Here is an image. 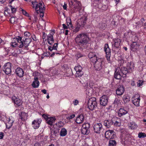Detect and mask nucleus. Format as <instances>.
I'll list each match as a JSON object with an SVG mask.
<instances>
[{
	"mask_svg": "<svg viewBox=\"0 0 146 146\" xmlns=\"http://www.w3.org/2000/svg\"><path fill=\"white\" fill-rule=\"evenodd\" d=\"M76 43L82 49L87 47L90 38L88 33L83 32L78 35L75 39Z\"/></svg>",
	"mask_w": 146,
	"mask_h": 146,
	"instance_id": "f257e3e1",
	"label": "nucleus"
},
{
	"mask_svg": "<svg viewBox=\"0 0 146 146\" xmlns=\"http://www.w3.org/2000/svg\"><path fill=\"white\" fill-rule=\"evenodd\" d=\"M32 5L33 7L35 8V12L36 13L38 14L39 12L43 11L45 10V8L44 7V4L43 2H40L39 3L34 0L31 2Z\"/></svg>",
	"mask_w": 146,
	"mask_h": 146,
	"instance_id": "f03ea898",
	"label": "nucleus"
},
{
	"mask_svg": "<svg viewBox=\"0 0 146 146\" xmlns=\"http://www.w3.org/2000/svg\"><path fill=\"white\" fill-rule=\"evenodd\" d=\"M88 105L89 109L91 110H93L96 108L97 106L96 98L92 97L90 98L88 103Z\"/></svg>",
	"mask_w": 146,
	"mask_h": 146,
	"instance_id": "7ed1b4c3",
	"label": "nucleus"
},
{
	"mask_svg": "<svg viewBox=\"0 0 146 146\" xmlns=\"http://www.w3.org/2000/svg\"><path fill=\"white\" fill-rule=\"evenodd\" d=\"M104 62L103 59L98 58L97 61L94 64L95 70L99 71L102 70L104 67Z\"/></svg>",
	"mask_w": 146,
	"mask_h": 146,
	"instance_id": "20e7f679",
	"label": "nucleus"
},
{
	"mask_svg": "<svg viewBox=\"0 0 146 146\" xmlns=\"http://www.w3.org/2000/svg\"><path fill=\"white\" fill-rule=\"evenodd\" d=\"M38 74L39 73L38 72H35L34 73V81L32 84V86L35 88H38L39 85L40 83L38 80Z\"/></svg>",
	"mask_w": 146,
	"mask_h": 146,
	"instance_id": "39448f33",
	"label": "nucleus"
},
{
	"mask_svg": "<svg viewBox=\"0 0 146 146\" xmlns=\"http://www.w3.org/2000/svg\"><path fill=\"white\" fill-rule=\"evenodd\" d=\"M31 40L30 38H25L23 41L21 40V42L19 43L20 44L19 45V47L21 48L23 47H25V49L26 50L27 49V47L29 46V44L31 42Z\"/></svg>",
	"mask_w": 146,
	"mask_h": 146,
	"instance_id": "423d86ee",
	"label": "nucleus"
},
{
	"mask_svg": "<svg viewBox=\"0 0 146 146\" xmlns=\"http://www.w3.org/2000/svg\"><path fill=\"white\" fill-rule=\"evenodd\" d=\"M74 69L76 72L75 76L77 77H80L83 74L82 71V66L79 64H77L74 67Z\"/></svg>",
	"mask_w": 146,
	"mask_h": 146,
	"instance_id": "0eeeda50",
	"label": "nucleus"
},
{
	"mask_svg": "<svg viewBox=\"0 0 146 146\" xmlns=\"http://www.w3.org/2000/svg\"><path fill=\"white\" fill-rule=\"evenodd\" d=\"M22 38L18 36L17 38H14L12 39V41L10 43L11 46L15 47L20 44L19 43L21 42Z\"/></svg>",
	"mask_w": 146,
	"mask_h": 146,
	"instance_id": "6e6552de",
	"label": "nucleus"
},
{
	"mask_svg": "<svg viewBox=\"0 0 146 146\" xmlns=\"http://www.w3.org/2000/svg\"><path fill=\"white\" fill-rule=\"evenodd\" d=\"M104 51L106 52V57L107 60L109 62L110 60L111 52L108 44H106L104 45Z\"/></svg>",
	"mask_w": 146,
	"mask_h": 146,
	"instance_id": "1a4fd4ad",
	"label": "nucleus"
},
{
	"mask_svg": "<svg viewBox=\"0 0 146 146\" xmlns=\"http://www.w3.org/2000/svg\"><path fill=\"white\" fill-rule=\"evenodd\" d=\"M11 64L9 62L5 63L3 67V70L6 74H9L11 72Z\"/></svg>",
	"mask_w": 146,
	"mask_h": 146,
	"instance_id": "9d476101",
	"label": "nucleus"
},
{
	"mask_svg": "<svg viewBox=\"0 0 146 146\" xmlns=\"http://www.w3.org/2000/svg\"><path fill=\"white\" fill-rule=\"evenodd\" d=\"M55 33V30H51L50 33L47 36V40L50 44H52L54 42L53 36Z\"/></svg>",
	"mask_w": 146,
	"mask_h": 146,
	"instance_id": "9b49d317",
	"label": "nucleus"
},
{
	"mask_svg": "<svg viewBox=\"0 0 146 146\" xmlns=\"http://www.w3.org/2000/svg\"><path fill=\"white\" fill-rule=\"evenodd\" d=\"M140 99L138 94H136L132 98L133 103L136 106H139Z\"/></svg>",
	"mask_w": 146,
	"mask_h": 146,
	"instance_id": "f8f14e48",
	"label": "nucleus"
},
{
	"mask_svg": "<svg viewBox=\"0 0 146 146\" xmlns=\"http://www.w3.org/2000/svg\"><path fill=\"white\" fill-rule=\"evenodd\" d=\"M41 119H38L33 121L32 123V127L35 129H37L39 127L42 121Z\"/></svg>",
	"mask_w": 146,
	"mask_h": 146,
	"instance_id": "ddd939ff",
	"label": "nucleus"
},
{
	"mask_svg": "<svg viewBox=\"0 0 146 146\" xmlns=\"http://www.w3.org/2000/svg\"><path fill=\"white\" fill-rule=\"evenodd\" d=\"M122 76L121 70L119 68H117L115 69L114 73V77L117 79H120Z\"/></svg>",
	"mask_w": 146,
	"mask_h": 146,
	"instance_id": "4468645a",
	"label": "nucleus"
},
{
	"mask_svg": "<svg viewBox=\"0 0 146 146\" xmlns=\"http://www.w3.org/2000/svg\"><path fill=\"white\" fill-rule=\"evenodd\" d=\"M100 104L103 106H106L108 104V97L106 95H104L100 98Z\"/></svg>",
	"mask_w": 146,
	"mask_h": 146,
	"instance_id": "2eb2a0df",
	"label": "nucleus"
},
{
	"mask_svg": "<svg viewBox=\"0 0 146 146\" xmlns=\"http://www.w3.org/2000/svg\"><path fill=\"white\" fill-rule=\"evenodd\" d=\"M114 118H113L111 119L105 120L104 122V125L107 128L111 127L114 123Z\"/></svg>",
	"mask_w": 146,
	"mask_h": 146,
	"instance_id": "dca6fc26",
	"label": "nucleus"
},
{
	"mask_svg": "<svg viewBox=\"0 0 146 146\" xmlns=\"http://www.w3.org/2000/svg\"><path fill=\"white\" fill-rule=\"evenodd\" d=\"M115 132L112 130H108L106 132L105 137L108 139H111L113 138Z\"/></svg>",
	"mask_w": 146,
	"mask_h": 146,
	"instance_id": "f3484780",
	"label": "nucleus"
},
{
	"mask_svg": "<svg viewBox=\"0 0 146 146\" xmlns=\"http://www.w3.org/2000/svg\"><path fill=\"white\" fill-rule=\"evenodd\" d=\"M102 125L100 123H96L94 126V132L98 133H100V131L102 129Z\"/></svg>",
	"mask_w": 146,
	"mask_h": 146,
	"instance_id": "a211bd4d",
	"label": "nucleus"
},
{
	"mask_svg": "<svg viewBox=\"0 0 146 146\" xmlns=\"http://www.w3.org/2000/svg\"><path fill=\"white\" fill-rule=\"evenodd\" d=\"M7 119L5 124L7 128L9 129L13 125V123L14 122V120L12 116L9 117Z\"/></svg>",
	"mask_w": 146,
	"mask_h": 146,
	"instance_id": "6ab92c4d",
	"label": "nucleus"
},
{
	"mask_svg": "<svg viewBox=\"0 0 146 146\" xmlns=\"http://www.w3.org/2000/svg\"><path fill=\"white\" fill-rule=\"evenodd\" d=\"M50 135L51 138H54L56 136L59 131V129L57 128L53 127L50 129Z\"/></svg>",
	"mask_w": 146,
	"mask_h": 146,
	"instance_id": "aec40b11",
	"label": "nucleus"
},
{
	"mask_svg": "<svg viewBox=\"0 0 146 146\" xmlns=\"http://www.w3.org/2000/svg\"><path fill=\"white\" fill-rule=\"evenodd\" d=\"M87 20V17L84 16L79 20L78 24L82 27H83L86 24Z\"/></svg>",
	"mask_w": 146,
	"mask_h": 146,
	"instance_id": "412c9836",
	"label": "nucleus"
},
{
	"mask_svg": "<svg viewBox=\"0 0 146 146\" xmlns=\"http://www.w3.org/2000/svg\"><path fill=\"white\" fill-rule=\"evenodd\" d=\"M124 88L123 86H119L116 90V94L117 95H122L124 92Z\"/></svg>",
	"mask_w": 146,
	"mask_h": 146,
	"instance_id": "4be33fe9",
	"label": "nucleus"
},
{
	"mask_svg": "<svg viewBox=\"0 0 146 146\" xmlns=\"http://www.w3.org/2000/svg\"><path fill=\"white\" fill-rule=\"evenodd\" d=\"M128 113V111L127 110L125 109L124 108H121L119 109L118 113V116L121 117Z\"/></svg>",
	"mask_w": 146,
	"mask_h": 146,
	"instance_id": "5701e85b",
	"label": "nucleus"
},
{
	"mask_svg": "<svg viewBox=\"0 0 146 146\" xmlns=\"http://www.w3.org/2000/svg\"><path fill=\"white\" fill-rule=\"evenodd\" d=\"M84 120V117L83 115L80 114L78 115L76 119V122L79 124L82 123Z\"/></svg>",
	"mask_w": 146,
	"mask_h": 146,
	"instance_id": "b1692460",
	"label": "nucleus"
},
{
	"mask_svg": "<svg viewBox=\"0 0 146 146\" xmlns=\"http://www.w3.org/2000/svg\"><path fill=\"white\" fill-rule=\"evenodd\" d=\"M12 100L14 102L15 104H16L18 106H21L22 103V102L21 100L18 98H17L14 96L12 97Z\"/></svg>",
	"mask_w": 146,
	"mask_h": 146,
	"instance_id": "393cba45",
	"label": "nucleus"
},
{
	"mask_svg": "<svg viewBox=\"0 0 146 146\" xmlns=\"http://www.w3.org/2000/svg\"><path fill=\"white\" fill-rule=\"evenodd\" d=\"M127 68L129 73L131 72L134 69V64L132 62L128 63L127 66Z\"/></svg>",
	"mask_w": 146,
	"mask_h": 146,
	"instance_id": "a878e982",
	"label": "nucleus"
},
{
	"mask_svg": "<svg viewBox=\"0 0 146 146\" xmlns=\"http://www.w3.org/2000/svg\"><path fill=\"white\" fill-rule=\"evenodd\" d=\"M56 120V119L55 117H47L46 119V123L48 124L51 125H52L53 123Z\"/></svg>",
	"mask_w": 146,
	"mask_h": 146,
	"instance_id": "bb28decb",
	"label": "nucleus"
},
{
	"mask_svg": "<svg viewBox=\"0 0 146 146\" xmlns=\"http://www.w3.org/2000/svg\"><path fill=\"white\" fill-rule=\"evenodd\" d=\"M15 72L16 74L19 77H21L23 76L24 74L23 70L20 68H17L16 69Z\"/></svg>",
	"mask_w": 146,
	"mask_h": 146,
	"instance_id": "cd10ccee",
	"label": "nucleus"
},
{
	"mask_svg": "<svg viewBox=\"0 0 146 146\" xmlns=\"http://www.w3.org/2000/svg\"><path fill=\"white\" fill-rule=\"evenodd\" d=\"M120 69L121 70L122 77H125L126 76V74L127 72H128L127 68L121 67Z\"/></svg>",
	"mask_w": 146,
	"mask_h": 146,
	"instance_id": "c85d7f7f",
	"label": "nucleus"
},
{
	"mask_svg": "<svg viewBox=\"0 0 146 146\" xmlns=\"http://www.w3.org/2000/svg\"><path fill=\"white\" fill-rule=\"evenodd\" d=\"M121 42V40L119 38H116L114 40V44L113 47L118 48L120 46Z\"/></svg>",
	"mask_w": 146,
	"mask_h": 146,
	"instance_id": "c756f323",
	"label": "nucleus"
},
{
	"mask_svg": "<svg viewBox=\"0 0 146 146\" xmlns=\"http://www.w3.org/2000/svg\"><path fill=\"white\" fill-rule=\"evenodd\" d=\"M27 114L24 112H22L21 113L20 116V118L22 121H24L26 120L27 119Z\"/></svg>",
	"mask_w": 146,
	"mask_h": 146,
	"instance_id": "7c9ffc66",
	"label": "nucleus"
},
{
	"mask_svg": "<svg viewBox=\"0 0 146 146\" xmlns=\"http://www.w3.org/2000/svg\"><path fill=\"white\" fill-rule=\"evenodd\" d=\"M58 43H54L53 46H49L48 49L50 51H52L53 50H56L58 47Z\"/></svg>",
	"mask_w": 146,
	"mask_h": 146,
	"instance_id": "2f4dec72",
	"label": "nucleus"
},
{
	"mask_svg": "<svg viewBox=\"0 0 146 146\" xmlns=\"http://www.w3.org/2000/svg\"><path fill=\"white\" fill-rule=\"evenodd\" d=\"M138 47V45L137 44L136 42H133L131 45V49L132 51H135L136 50Z\"/></svg>",
	"mask_w": 146,
	"mask_h": 146,
	"instance_id": "473e14b6",
	"label": "nucleus"
},
{
	"mask_svg": "<svg viewBox=\"0 0 146 146\" xmlns=\"http://www.w3.org/2000/svg\"><path fill=\"white\" fill-rule=\"evenodd\" d=\"M123 99L125 103H127L130 101V98L127 95H125L123 97Z\"/></svg>",
	"mask_w": 146,
	"mask_h": 146,
	"instance_id": "72a5a7b5",
	"label": "nucleus"
},
{
	"mask_svg": "<svg viewBox=\"0 0 146 146\" xmlns=\"http://www.w3.org/2000/svg\"><path fill=\"white\" fill-rule=\"evenodd\" d=\"M67 134V131L64 128L61 129L60 131V135L61 136H64Z\"/></svg>",
	"mask_w": 146,
	"mask_h": 146,
	"instance_id": "f704fd0d",
	"label": "nucleus"
},
{
	"mask_svg": "<svg viewBox=\"0 0 146 146\" xmlns=\"http://www.w3.org/2000/svg\"><path fill=\"white\" fill-rule=\"evenodd\" d=\"M75 5L74 6V8L75 9L79 10L81 9V4L79 2L77 1L76 2Z\"/></svg>",
	"mask_w": 146,
	"mask_h": 146,
	"instance_id": "c9c22d12",
	"label": "nucleus"
},
{
	"mask_svg": "<svg viewBox=\"0 0 146 146\" xmlns=\"http://www.w3.org/2000/svg\"><path fill=\"white\" fill-rule=\"evenodd\" d=\"M116 145V141L114 140H110L109 142V146H115Z\"/></svg>",
	"mask_w": 146,
	"mask_h": 146,
	"instance_id": "e433bc0d",
	"label": "nucleus"
},
{
	"mask_svg": "<svg viewBox=\"0 0 146 146\" xmlns=\"http://www.w3.org/2000/svg\"><path fill=\"white\" fill-rule=\"evenodd\" d=\"M90 132V129L82 128V133L84 135H88Z\"/></svg>",
	"mask_w": 146,
	"mask_h": 146,
	"instance_id": "4c0bfd02",
	"label": "nucleus"
},
{
	"mask_svg": "<svg viewBox=\"0 0 146 146\" xmlns=\"http://www.w3.org/2000/svg\"><path fill=\"white\" fill-rule=\"evenodd\" d=\"M99 27L101 29H104L106 27V24L102 23H100L98 25Z\"/></svg>",
	"mask_w": 146,
	"mask_h": 146,
	"instance_id": "58836bf2",
	"label": "nucleus"
},
{
	"mask_svg": "<svg viewBox=\"0 0 146 146\" xmlns=\"http://www.w3.org/2000/svg\"><path fill=\"white\" fill-rule=\"evenodd\" d=\"M90 127V124L89 123H85L83 124L82 128L84 129H89Z\"/></svg>",
	"mask_w": 146,
	"mask_h": 146,
	"instance_id": "ea45409f",
	"label": "nucleus"
},
{
	"mask_svg": "<svg viewBox=\"0 0 146 146\" xmlns=\"http://www.w3.org/2000/svg\"><path fill=\"white\" fill-rule=\"evenodd\" d=\"M131 123L129 125V126L131 129H134L137 127V125H136L134 122H131Z\"/></svg>",
	"mask_w": 146,
	"mask_h": 146,
	"instance_id": "a19ab883",
	"label": "nucleus"
},
{
	"mask_svg": "<svg viewBox=\"0 0 146 146\" xmlns=\"http://www.w3.org/2000/svg\"><path fill=\"white\" fill-rule=\"evenodd\" d=\"M81 27V26L78 24L76 26L75 28L74 29L73 32L76 33L78 32L79 31L80 28Z\"/></svg>",
	"mask_w": 146,
	"mask_h": 146,
	"instance_id": "79ce46f5",
	"label": "nucleus"
},
{
	"mask_svg": "<svg viewBox=\"0 0 146 146\" xmlns=\"http://www.w3.org/2000/svg\"><path fill=\"white\" fill-rule=\"evenodd\" d=\"M96 56V55L95 53L90 52L88 56L90 60H93L92 57H94Z\"/></svg>",
	"mask_w": 146,
	"mask_h": 146,
	"instance_id": "37998d69",
	"label": "nucleus"
},
{
	"mask_svg": "<svg viewBox=\"0 0 146 146\" xmlns=\"http://www.w3.org/2000/svg\"><path fill=\"white\" fill-rule=\"evenodd\" d=\"M146 137V134L144 133L140 132L138 133V137L139 138H144Z\"/></svg>",
	"mask_w": 146,
	"mask_h": 146,
	"instance_id": "c03bdc74",
	"label": "nucleus"
},
{
	"mask_svg": "<svg viewBox=\"0 0 146 146\" xmlns=\"http://www.w3.org/2000/svg\"><path fill=\"white\" fill-rule=\"evenodd\" d=\"M17 18L15 17H12L11 18L10 21L12 23H14L17 21Z\"/></svg>",
	"mask_w": 146,
	"mask_h": 146,
	"instance_id": "a18cd8bd",
	"label": "nucleus"
},
{
	"mask_svg": "<svg viewBox=\"0 0 146 146\" xmlns=\"http://www.w3.org/2000/svg\"><path fill=\"white\" fill-rule=\"evenodd\" d=\"M6 116L5 115V114L4 113H3L2 112H1L0 111V118L3 120V119H4L5 118H6Z\"/></svg>",
	"mask_w": 146,
	"mask_h": 146,
	"instance_id": "49530a36",
	"label": "nucleus"
},
{
	"mask_svg": "<svg viewBox=\"0 0 146 146\" xmlns=\"http://www.w3.org/2000/svg\"><path fill=\"white\" fill-rule=\"evenodd\" d=\"M135 24L137 25H136V27H139L143 25V23L142 21V20H141V22H139L137 23H136Z\"/></svg>",
	"mask_w": 146,
	"mask_h": 146,
	"instance_id": "de8ad7c7",
	"label": "nucleus"
},
{
	"mask_svg": "<svg viewBox=\"0 0 146 146\" xmlns=\"http://www.w3.org/2000/svg\"><path fill=\"white\" fill-rule=\"evenodd\" d=\"M92 59H93V60H90L93 63H95V62H96L97 60H98V58H97L96 56L94 57H92Z\"/></svg>",
	"mask_w": 146,
	"mask_h": 146,
	"instance_id": "09e8293b",
	"label": "nucleus"
},
{
	"mask_svg": "<svg viewBox=\"0 0 146 146\" xmlns=\"http://www.w3.org/2000/svg\"><path fill=\"white\" fill-rule=\"evenodd\" d=\"M94 84L92 81H90L89 82V86L90 88L93 89L94 87Z\"/></svg>",
	"mask_w": 146,
	"mask_h": 146,
	"instance_id": "8fccbe9b",
	"label": "nucleus"
},
{
	"mask_svg": "<svg viewBox=\"0 0 146 146\" xmlns=\"http://www.w3.org/2000/svg\"><path fill=\"white\" fill-rule=\"evenodd\" d=\"M56 125L58 127H62L63 125V122L61 121H60L56 124Z\"/></svg>",
	"mask_w": 146,
	"mask_h": 146,
	"instance_id": "3c124183",
	"label": "nucleus"
},
{
	"mask_svg": "<svg viewBox=\"0 0 146 146\" xmlns=\"http://www.w3.org/2000/svg\"><path fill=\"white\" fill-rule=\"evenodd\" d=\"M138 87H140L142 86L143 84V81L141 80H139L137 82Z\"/></svg>",
	"mask_w": 146,
	"mask_h": 146,
	"instance_id": "603ef678",
	"label": "nucleus"
},
{
	"mask_svg": "<svg viewBox=\"0 0 146 146\" xmlns=\"http://www.w3.org/2000/svg\"><path fill=\"white\" fill-rule=\"evenodd\" d=\"M74 0H69L68 1L69 2V5L70 7H72L73 5Z\"/></svg>",
	"mask_w": 146,
	"mask_h": 146,
	"instance_id": "864d4df0",
	"label": "nucleus"
},
{
	"mask_svg": "<svg viewBox=\"0 0 146 146\" xmlns=\"http://www.w3.org/2000/svg\"><path fill=\"white\" fill-rule=\"evenodd\" d=\"M113 124L114 125L116 126H119L121 125V123L117 121H116L115 122H114Z\"/></svg>",
	"mask_w": 146,
	"mask_h": 146,
	"instance_id": "5fc2aeb1",
	"label": "nucleus"
},
{
	"mask_svg": "<svg viewBox=\"0 0 146 146\" xmlns=\"http://www.w3.org/2000/svg\"><path fill=\"white\" fill-rule=\"evenodd\" d=\"M22 13L23 15H25L27 17H29V14L25 10L23 9L22 10Z\"/></svg>",
	"mask_w": 146,
	"mask_h": 146,
	"instance_id": "6e6d98bb",
	"label": "nucleus"
},
{
	"mask_svg": "<svg viewBox=\"0 0 146 146\" xmlns=\"http://www.w3.org/2000/svg\"><path fill=\"white\" fill-rule=\"evenodd\" d=\"M75 117V115L74 114H72L71 115H69L67 118L68 119H70L74 118Z\"/></svg>",
	"mask_w": 146,
	"mask_h": 146,
	"instance_id": "4d7b16f0",
	"label": "nucleus"
},
{
	"mask_svg": "<svg viewBox=\"0 0 146 146\" xmlns=\"http://www.w3.org/2000/svg\"><path fill=\"white\" fill-rule=\"evenodd\" d=\"M10 7L12 13H14L16 12V10L15 8L11 6H10Z\"/></svg>",
	"mask_w": 146,
	"mask_h": 146,
	"instance_id": "13d9d810",
	"label": "nucleus"
},
{
	"mask_svg": "<svg viewBox=\"0 0 146 146\" xmlns=\"http://www.w3.org/2000/svg\"><path fill=\"white\" fill-rule=\"evenodd\" d=\"M120 103V100L117 99H115V100L114 102V103L117 104H118Z\"/></svg>",
	"mask_w": 146,
	"mask_h": 146,
	"instance_id": "bf43d9fd",
	"label": "nucleus"
},
{
	"mask_svg": "<svg viewBox=\"0 0 146 146\" xmlns=\"http://www.w3.org/2000/svg\"><path fill=\"white\" fill-rule=\"evenodd\" d=\"M31 35L30 33L29 32L26 31L24 33V35L25 36L28 37Z\"/></svg>",
	"mask_w": 146,
	"mask_h": 146,
	"instance_id": "052dcab7",
	"label": "nucleus"
},
{
	"mask_svg": "<svg viewBox=\"0 0 146 146\" xmlns=\"http://www.w3.org/2000/svg\"><path fill=\"white\" fill-rule=\"evenodd\" d=\"M44 11H41L39 12V13H40V17H43L44 16Z\"/></svg>",
	"mask_w": 146,
	"mask_h": 146,
	"instance_id": "680f3d73",
	"label": "nucleus"
},
{
	"mask_svg": "<svg viewBox=\"0 0 146 146\" xmlns=\"http://www.w3.org/2000/svg\"><path fill=\"white\" fill-rule=\"evenodd\" d=\"M73 104L74 105H76L78 104V101L77 100H75L73 102Z\"/></svg>",
	"mask_w": 146,
	"mask_h": 146,
	"instance_id": "e2e57ef3",
	"label": "nucleus"
},
{
	"mask_svg": "<svg viewBox=\"0 0 146 146\" xmlns=\"http://www.w3.org/2000/svg\"><path fill=\"white\" fill-rule=\"evenodd\" d=\"M131 85L132 86H134L135 85V81L133 80H131L130 82Z\"/></svg>",
	"mask_w": 146,
	"mask_h": 146,
	"instance_id": "0e129e2a",
	"label": "nucleus"
},
{
	"mask_svg": "<svg viewBox=\"0 0 146 146\" xmlns=\"http://www.w3.org/2000/svg\"><path fill=\"white\" fill-rule=\"evenodd\" d=\"M4 133L2 132H0V139H2L4 136Z\"/></svg>",
	"mask_w": 146,
	"mask_h": 146,
	"instance_id": "69168bd1",
	"label": "nucleus"
},
{
	"mask_svg": "<svg viewBox=\"0 0 146 146\" xmlns=\"http://www.w3.org/2000/svg\"><path fill=\"white\" fill-rule=\"evenodd\" d=\"M76 56H77V58H78L82 56V55H81L80 53L77 54L76 55Z\"/></svg>",
	"mask_w": 146,
	"mask_h": 146,
	"instance_id": "338daca9",
	"label": "nucleus"
},
{
	"mask_svg": "<svg viewBox=\"0 0 146 146\" xmlns=\"http://www.w3.org/2000/svg\"><path fill=\"white\" fill-rule=\"evenodd\" d=\"M49 55V53L48 52H46L44 54V56H48Z\"/></svg>",
	"mask_w": 146,
	"mask_h": 146,
	"instance_id": "774afa93",
	"label": "nucleus"
}]
</instances>
